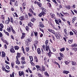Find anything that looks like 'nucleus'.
I'll return each mask as SVG.
<instances>
[{
    "instance_id": "50",
    "label": "nucleus",
    "mask_w": 77,
    "mask_h": 77,
    "mask_svg": "<svg viewBox=\"0 0 77 77\" xmlns=\"http://www.w3.org/2000/svg\"><path fill=\"white\" fill-rule=\"evenodd\" d=\"M34 35L35 37H36L37 36L38 38V32H34Z\"/></svg>"
},
{
    "instance_id": "21",
    "label": "nucleus",
    "mask_w": 77,
    "mask_h": 77,
    "mask_svg": "<svg viewBox=\"0 0 77 77\" xmlns=\"http://www.w3.org/2000/svg\"><path fill=\"white\" fill-rule=\"evenodd\" d=\"M7 30L8 32H11V28L10 27H8L7 28Z\"/></svg>"
},
{
    "instance_id": "3",
    "label": "nucleus",
    "mask_w": 77,
    "mask_h": 77,
    "mask_svg": "<svg viewBox=\"0 0 77 77\" xmlns=\"http://www.w3.org/2000/svg\"><path fill=\"white\" fill-rule=\"evenodd\" d=\"M33 10H34V8L33 7V6H32L31 8L29 9V11L31 13H32L35 16H36V14L34 13Z\"/></svg>"
},
{
    "instance_id": "28",
    "label": "nucleus",
    "mask_w": 77,
    "mask_h": 77,
    "mask_svg": "<svg viewBox=\"0 0 77 77\" xmlns=\"http://www.w3.org/2000/svg\"><path fill=\"white\" fill-rule=\"evenodd\" d=\"M31 21L33 23H35L36 21V19L35 18H33L31 19Z\"/></svg>"
},
{
    "instance_id": "27",
    "label": "nucleus",
    "mask_w": 77,
    "mask_h": 77,
    "mask_svg": "<svg viewBox=\"0 0 77 77\" xmlns=\"http://www.w3.org/2000/svg\"><path fill=\"white\" fill-rule=\"evenodd\" d=\"M37 5L39 7H41L42 6V4L40 2H37Z\"/></svg>"
},
{
    "instance_id": "44",
    "label": "nucleus",
    "mask_w": 77,
    "mask_h": 77,
    "mask_svg": "<svg viewBox=\"0 0 77 77\" xmlns=\"http://www.w3.org/2000/svg\"><path fill=\"white\" fill-rule=\"evenodd\" d=\"M66 8L68 9H71V7H70V5H68L66 6Z\"/></svg>"
},
{
    "instance_id": "11",
    "label": "nucleus",
    "mask_w": 77,
    "mask_h": 77,
    "mask_svg": "<svg viewBox=\"0 0 77 77\" xmlns=\"http://www.w3.org/2000/svg\"><path fill=\"white\" fill-rule=\"evenodd\" d=\"M24 72L23 71H20L19 72V76H21V75H23V76H24Z\"/></svg>"
},
{
    "instance_id": "30",
    "label": "nucleus",
    "mask_w": 77,
    "mask_h": 77,
    "mask_svg": "<svg viewBox=\"0 0 77 77\" xmlns=\"http://www.w3.org/2000/svg\"><path fill=\"white\" fill-rule=\"evenodd\" d=\"M5 68L7 69H10V67L7 64H5Z\"/></svg>"
},
{
    "instance_id": "22",
    "label": "nucleus",
    "mask_w": 77,
    "mask_h": 77,
    "mask_svg": "<svg viewBox=\"0 0 77 77\" xmlns=\"http://www.w3.org/2000/svg\"><path fill=\"white\" fill-rule=\"evenodd\" d=\"M48 23L49 24L51 25V26L52 27H54V26H53V23H51V21H48Z\"/></svg>"
},
{
    "instance_id": "59",
    "label": "nucleus",
    "mask_w": 77,
    "mask_h": 77,
    "mask_svg": "<svg viewBox=\"0 0 77 77\" xmlns=\"http://www.w3.org/2000/svg\"><path fill=\"white\" fill-rule=\"evenodd\" d=\"M42 48H43V50L45 51V45H43L42 46Z\"/></svg>"
},
{
    "instance_id": "48",
    "label": "nucleus",
    "mask_w": 77,
    "mask_h": 77,
    "mask_svg": "<svg viewBox=\"0 0 77 77\" xmlns=\"http://www.w3.org/2000/svg\"><path fill=\"white\" fill-rule=\"evenodd\" d=\"M10 20L11 23H12V24H13V23H14V20H13V18L12 17H11L10 18Z\"/></svg>"
},
{
    "instance_id": "53",
    "label": "nucleus",
    "mask_w": 77,
    "mask_h": 77,
    "mask_svg": "<svg viewBox=\"0 0 77 77\" xmlns=\"http://www.w3.org/2000/svg\"><path fill=\"white\" fill-rule=\"evenodd\" d=\"M21 63L22 65H24V64H25L26 63V62H25V60H23L21 61Z\"/></svg>"
},
{
    "instance_id": "18",
    "label": "nucleus",
    "mask_w": 77,
    "mask_h": 77,
    "mask_svg": "<svg viewBox=\"0 0 77 77\" xmlns=\"http://www.w3.org/2000/svg\"><path fill=\"white\" fill-rule=\"evenodd\" d=\"M71 63L72 65H73V66H76V65H77V64L76 63V62L73 61H71Z\"/></svg>"
},
{
    "instance_id": "15",
    "label": "nucleus",
    "mask_w": 77,
    "mask_h": 77,
    "mask_svg": "<svg viewBox=\"0 0 77 77\" xmlns=\"http://www.w3.org/2000/svg\"><path fill=\"white\" fill-rule=\"evenodd\" d=\"M2 57H5L6 56V53L4 51L2 52Z\"/></svg>"
},
{
    "instance_id": "1",
    "label": "nucleus",
    "mask_w": 77,
    "mask_h": 77,
    "mask_svg": "<svg viewBox=\"0 0 77 77\" xmlns=\"http://www.w3.org/2000/svg\"><path fill=\"white\" fill-rule=\"evenodd\" d=\"M41 9L42 11L41 13H40L38 15L39 17H42V15L43 16H44V15L46 14L45 12H47L46 9L42 7V8Z\"/></svg>"
},
{
    "instance_id": "10",
    "label": "nucleus",
    "mask_w": 77,
    "mask_h": 77,
    "mask_svg": "<svg viewBox=\"0 0 77 77\" xmlns=\"http://www.w3.org/2000/svg\"><path fill=\"white\" fill-rule=\"evenodd\" d=\"M45 51H48V50L50 49V48L49 47V46L48 45H45Z\"/></svg>"
},
{
    "instance_id": "45",
    "label": "nucleus",
    "mask_w": 77,
    "mask_h": 77,
    "mask_svg": "<svg viewBox=\"0 0 77 77\" xmlns=\"http://www.w3.org/2000/svg\"><path fill=\"white\" fill-rule=\"evenodd\" d=\"M26 29L27 32H29V27L28 26H26Z\"/></svg>"
},
{
    "instance_id": "36",
    "label": "nucleus",
    "mask_w": 77,
    "mask_h": 77,
    "mask_svg": "<svg viewBox=\"0 0 77 77\" xmlns=\"http://www.w3.org/2000/svg\"><path fill=\"white\" fill-rule=\"evenodd\" d=\"M77 44L76 43H74L73 44H72V47H77Z\"/></svg>"
},
{
    "instance_id": "41",
    "label": "nucleus",
    "mask_w": 77,
    "mask_h": 77,
    "mask_svg": "<svg viewBox=\"0 0 77 77\" xmlns=\"http://www.w3.org/2000/svg\"><path fill=\"white\" fill-rule=\"evenodd\" d=\"M14 72H13L12 74H10V77H14Z\"/></svg>"
},
{
    "instance_id": "2",
    "label": "nucleus",
    "mask_w": 77,
    "mask_h": 77,
    "mask_svg": "<svg viewBox=\"0 0 77 77\" xmlns=\"http://www.w3.org/2000/svg\"><path fill=\"white\" fill-rule=\"evenodd\" d=\"M55 22L57 24H58V26H60V24L62 23V20L60 18H57L55 19Z\"/></svg>"
},
{
    "instance_id": "24",
    "label": "nucleus",
    "mask_w": 77,
    "mask_h": 77,
    "mask_svg": "<svg viewBox=\"0 0 77 77\" xmlns=\"http://www.w3.org/2000/svg\"><path fill=\"white\" fill-rule=\"evenodd\" d=\"M40 24H39V27H44V25H43V23L42 22H40Z\"/></svg>"
},
{
    "instance_id": "63",
    "label": "nucleus",
    "mask_w": 77,
    "mask_h": 77,
    "mask_svg": "<svg viewBox=\"0 0 77 77\" xmlns=\"http://www.w3.org/2000/svg\"><path fill=\"white\" fill-rule=\"evenodd\" d=\"M48 54V56L49 57H51V54H50L48 53H47Z\"/></svg>"
},
{
    "instance_id": "49",
    "label": "nucleus",
    "mask_w": 77,
    "mask_h": 77,
    "mask_svg": "<svg viewBox=\"0 0 77 77\" xmlns=\"http://www.w3.org/2000/svg\"><path fill=\"white\" fill-rule=\"evenodd\" d=\"M60 17L61 19H62V20L63 21H64V22H65L66 21V20H65V18H64L63 17H61V16Z\"/></svg>"
},
{
    "instance_id": "19",
    "label": "nucleus",
    "mask_w": 77,
    "mask_h": 77,
    "mask_svg": "<svg viewBox=\"0 0 77 77\" xmlns=\"http://www.w3.org/2000/svg\"><path fill=\"white\" fill-rule=\"evenodd\" d=\"M77 20V18L75 17H74L72 20V23H74V21Z\"/></svg>"
},
{
    "instance_id": "54",
    "label": "nucleus",
    "mask_w": 77,
    "mask_h": 77,
    "mask_svg": "<svg viewBox=\"0 0 77 77\" xmlns=\"http://www.w3.org/2000/svg\"><path fill=\"white\" fill-rule=\"evenodd\" d=\"M1 18L3 20H5V17H4V15H1Z\"/></svg>"
},
{
    "instance_id": "55",
    "label": "nucleus",
    "mask_w": 77,
    "mask_h": 77,
    "mask_svg": "<svg viewBox=\"0 0 77 77\" xmlns=\"http://www.w3.org/2000/svg\"><path fill=\"white\" fill-rule=\"evenodd\" d=\"M29 58L30 59V60L31 62H32L33 61V57L32 56H29Z\"/></svg>"
},
{
    "instance_id": "13",
    "label": "nucleus",
    "mask_w": 77,
    "mask_h": 77,
    "mask_svg": "<svg viewBox=\"0 0 77 77\" xmlns=\"http://www.w3.org/2000/svg\"><path fill=\"white\" fill-rule=\"evenodd\" d=\"M10 52L11 53H13L15 52V51L14 50V47H12V48L10 49Z\"/></svg>"
},
{
    "instance_id": "40",
    "label": "nucleus",
    "mask_w": 77,
    "mask_h": 77,
    "mask_svg": "<svg viewBox=\"0 0 77 77\" xmlns=\"http://www.w3.org/2000/svg\"><path fill=\"white\" fill-rule=\"evenodd\" d=\"M59 54L60 55V57H64V55H63V54L60 53H59Z\"/></svg>"
},
{
    "instance_id": "60",
    "label": "nucleus",
    "mask_w": 77,
    "mask_h": 77,
    "mask_svg": "<svg viewBox=\"0 0 77 77\" xmlns=\"http://www.w3.org/2000/svg\"><path fill=\"white\" fill-rule=\"evenodd\" d=\"M67 36H68V35H69V31H67L66 32L64 33Z\"/></svg>"
},
{
    "instance_id": "9",
    "label": "nucleus",
    "mask_w": 77,
    "mask_h": 77,
    "mask_svg": "<svg viewBox=\"0 0 77 77\" xmlns=\"http://www.w3.org/2000/svg\"><path fill=\"white\" fill-rule=\"evenodd\" d=\"M10 27L11 28L12 32V33H13L14 34H15L16 33V32L15 31V30H14V29L13 28V26H12L11 25L10 26Z\"/></svg>"
},
{
    "instance_id": "29",
    "label": "nucleus",
    "mask_w": 77,
    "mask_h": 77,
    "mask_svg": "<svg viewBox=\"0 0 77 77\" xmlns=\"http://www.w3.org/2000/svg\"><path fill=\"white\" fill-rule=\"evenodd\" d=\"M15 2V0H10V5H12V2Z\"/></svg>"
},
{
    "instance_id": "12",
    "label": "nucleus",
    "mask_w": 77,
    "mask_h": 77,
    "mask_svg": "<svg viewBox=\"0 0 77 77\" xmlns=\"http://www.w3.org/2000/svg\"><path fill=\"white\" fill-rule=\"evenodd\" d=\"M4 27L2 23H0V31H3V28Z\"/></svg>"
},
{
    "instance_id": "33",
    "label": "nucleus",
    "mask_w": 77,
    "mask_h": 77,
    "mask_svg": "<svg viewBox=\"0 0 77 77\" xmlns=\"http://www.w3.org/2000/svg\"><path fill=\"white\" fill-rule=\"evenodd\" d=\"M36 44L35 43H34L33 44V45L34 47V48L35 49V50L36 51V50L37 49V45H36Z\"/></svg>"
},
{
    "instance_id": "35",
    "label": "nucleus",
    "mask_w": 77,
    "mask_h": 77,
    "mask_svg": "<svg viewBox=\"0 0 77 77\" xmlns=\"http://www.w3.org/2000/svg\"><path fill=\"white\" fill-rule=\"evenodd\" d=\"M60 51L62 52V51H65V47H63V48H60Z\"/></svg>"
},
{
    "instance_id": "5",
    "label": "nucleus",
    "mask_w": 77,
    "mask_h": 77,
    "mask_svg": "<svg viewBox=\"0 0 77 77\" xmlns=\"http://www.w3.org/2000/svg\"><path fill=\"white\" fill-rule=\"evenodd\" d=\"M50 15L51 18H53L55 20L56 19V17H55V14L54 13H51L50 14Z\"/></svg>"
},
{
    "instance_id": "8",
    "label": "nucleus",
    "mask_w": 77,
    "mask_h": 77,
    "mask_svg": "<svg viewBox=\"0 0 77 77\" xmlns=\"http://www.w3.org/2000/svg\"><path fill=\"white\" fill-rule=\"evenodd\" d=\"M16 57V60L15 62L16 63V64H17V65L20 64V61H19V60L18 59V57Z\"/></svg>"
},
{
    "instance_id": "43",
    "label": "nucleus",
    "mask_w": 77,
    "mask_h": 77,
    "mask_svg": "<svg viewBox=\"0 0 77 77\" xmlns=\"http://www.w3.org/2000/svg\"><path fill=\"white\" fill-rule=\"evenodd\" d=\"M32 38L30 37L29 38H28V42H32Z\"/></svg>"
},
{
    "instance_id": "14",
    "label": "nucleus",
    "mask_w": 77,
    "mask_h": 77,
    "mask_svg": "<svg viewBox=\"0 0 77 77\" xmlns=\"http://www.w3.org/2000/svg\"><path fill=\"white\" fill-rule=\"evenodd\" d=\"M69 71L64 70L63 71V74H68L69 73Z\"/></svg>"
},
{
    "instance_id": "39",
    "label": "nucleus",
    "mask_w": 77,
    "mask_h": 77,
    "mask_svg": "<svg viewBox=\"0 0 77 77\" xmlns=\"http://www.w3.org/2000/svg\"><path fill=\"white\" fill-rule=\"evenodd\" d=\"M29 47L26 48V51H27V53L29 51Z\"/></svg>"
},
{
    "instance_id": "7",
    "label": "nucleus",
    "mask_w": 77,
    "mask_h": 77,
    "mask_svg": "<svg viewBox=\"0 0 77 77\" xmlns=\"http://www.w3.org/2000/svg\"><path fill=\"white\" fill-rule=\"evenodd\" d=\"M37 52L38 54H41V50L40 48H38L37 49Z\"/></svg>"
},
{
    "instance_id": "17",
    "label": "nucleus",
    "mask_w": 77,
    "mask_h": 77,
    "mask_svg": "<svg viewBox=\"0 0 77 77\" xmlns=\"http://www.w3.org/2000/svg\"><path fill=\"white\" fill-rule=\"evenodd\" d=\"M24 17V20H28V16L27 15H26L25 16H23Z\"/></svg>"
},
{
    "instance_id": "23",
    "label": "nucleus",
    "mask_w": 77,
    "mask_h": 77,
    "mask_svg": "<svg viewBox=\"0 0 77 77\" xmlns=\"http://www.w3.org/2000/svg\"><path fill=\"white\" fill-rule=\"evenodd\" d=\"M54 63H55V64H56V65H58L59 68H60V65L58 63H57L56 61H54Z\"/></svg>"
},
{
    "instance_id": "38",
    "label": "nucleus",
    "mask_w": 77,
    "mask_h": 77,
    "mask_svg": "<svg viewBox=\"0 0 77 77\" xmlns=\"http://www.w3.org/2000/svg\"><path fill=\"white\" fill-rule=\"evenodd\" d=\"M20 53L17 52V56H16V57H18V58H20Z\"/></svg>"
},
{
    "instance_id": "57",
    "label": "nucleus",
    "mask_w": 77,
    "mask_h": 77,
    "mask_svg": "<svg viewBox=\"0 0 77 77\" xmlns=\"http://www.w3.org/2000/svg\"><path fill=\"white\" fill-rule=\"evenodd\" d=\"M58 60H62V58L60 57H58L57 58Z\"/></svg>"
},
{
    "instance_id": "37",
    "label": "nucleus",
    "mask_w": 77,
    "mask_h": 77,
    "mask_svg": "<svg viewBox=\"0 0 77 77\" xmlns=\"http://www.w3.org/2000/svg\"><path fill=\"white\" fill-rule=\"evenodd\" d=\"M14 49L15 50H18L19 49V47L17 46H14Z\"/></svg>"
},
{
    "instance_id": "4",
    "label": "nucleus",
    "mask_w": 77,
    "mask_h": 77,
    "mask_svg": "<svg viewBox=\"0 0 77 77\" xmlns=\"http://www.w3.org/2000/svg\"><path fill=\"white\" fill-rule=\"evenodd\" d=\"M55 35L57 39H59L60 38V35L58 32L56 33L55 34Z\"/></svg>"
},
{
    "instance_id": "46",
    "label": "nucleus",
    "mask_w": 77,
    "mask_h": 77,
    "mask_svg": "<svg viewBox=\"0 0 77 77\" xmlns=\"http://www.w3.org/2000/svg\"><path fill=\"white\" fill-rule=\"evenodd\" d=\"M42 68L43 71H45V67L44 66L42 65Z\"/></svg>"
},
{
    "instance_id": "47",
    "label": "nucleus",
    "mask_w": 77,
    "mask_h": 77,
    "mask_svg": "<svg viewBox=\"0 0 77 77\" xmlns=\"http://www.w3.org/2000/svg\"><path fill=\"white\" fill-rule=\"evenodd\" d=\"M72 50H74L75 51H77V48H72Z\"/></svg>"
},
{
    "instance_id": "32",
    "label": "nucleus",
    "mask_w": 77,
    "mask_h": 77,
    "mask_svg": "<svg viewBox=\"0 0 77 77\" xmlns=\"http://www.w3.org/2000/svg\"><path fill=\"white\" fill-rule=\"evenodd\" d=\"M65 63L66 64V65H68L69 63H70V60H68L67 61H66L65 62Z\"/></svg>"
},
{
    "instance_id": "51",
    "label": "nucleus",
    "mask_w": 77,
    "mask_h": 77,
    "mask_svg": "<svg viewBox=\"0 0 77 77\" xmlns=\"http://www.w3.org/2000/svg\"><path fill=\"white\" fill-rule=\"evenodd\" d=\"M14 62H12L11 63V65L12 68H14Z\"/></svg>"
},
{
    "instance_id": "58",
    "label": "nucleus",
    "mask_w": 77,
    "mask_h": 77,
    "mask_svg": "<svg viewBox=\"0 0 77 77\" xmlns=\"http://www.w3.org/2000/svg\"><path fill=\"white\" fill-rule=\"evenodd\" d=\"M21 59L22 60H25V59H26V58L24 57H22L21 58Z\"/></svg>"
},
{
    "instance_id": "31",
    "label": "nucleus",
    "mask_w": 77,
    "mask_h": 77,
    "mask_svg": "<svg viewBox=\"0 0 77 77\" xmlns=\"http://www.w3.org/2000/svg\"><path fill=\"white\" fill-rule=\"evenodd\" d=\"M9 20H6L5 21V23L6 24H9Z\"/></svg>"
},
{
    "instance_id": "62",
    "label": "nucleus",
    "mask_w": 77,
    "mask_h": 77,
    "mask_svg": "<svg viewBox=\"0 0 77 77\" xmlns=\"http://www.w3.org/2000/svg\"><path fill=\"white\" fill-rule=\"evenodd\" d=\"M57 14L58 17H59V18L61 16H60V13L59 14V13H57Z\"/></svg>"
},
{
    "instance_id": "42",
    "label": "nucleus",
    "mask_w": 77,
    "mask_h": 77,
    "mask_svg": "<svg viewBox=\"0 0 77 77\" xmlns=\"http://www.w3.org/2000/svg\"><path fill=\"white\" fill-rule=\"evenodd\" d=\"M47 4H48V6L49 8H51V5L50 3L48 2L47 3Z\"/></svg>"
},
{
    "instance_id": "20",
    "label": "nucleus",
    "mask_w": 77,
    "mask_h": 77,
    "mask_svg": "<svg viewBox=\"0 0 77 77\" xmlns=\"http://www.w3.org/2000/svg\"><path fill=\"white\" fill-rule=\"evenodd\" d=\"M28 25L29 27H32L33 25V23H31V22H30V23H28Z\"/></svg>"
},
{
    "instance_id": "64",
    "label": "nucleus",
    "mask_w": 77,
    "mask_h": 77,
    "mask_svg": "<svg viewBox=\"0 0 77 77\" xmlns=\"http://www.w3.org/2000/svg\"><path fill=\"white\" fill-rule=\"evenodd\" d=\"M2 69L3 71H5L6 70V68H5V67L4 66H2Z\"/></svg>"
},
{
    "instance_id": "52",
    "label": "nucleus",
    "mask_w": 77,
    "mask_h": 77,
    "mask_svg": "<svg viewBox=\"0 0 77 77\" xmlns=\"http://www.w3.org/2000/svg\"><path fill=\"white\" fill-rule=\"evenodd\" d=\"M69 35L70 36L72 35H74V33L72 31H70L69 32Z\"/></svg>"
},
{
    "instance_id": "56",
    "label": "nucleus",
    "mask_w": 77,
    "mask_h": 77,
    "mask_svg": "<svg viewBox=\"0 0 77 77\" xmlns=\"http://www.w3.org/2000/svg\"><path fill=\"white\" fill-rule=\"evenodd\" d=\"M38 75L39 77H43V76L42 74H41V73H38Z\"/></svg>"
},
{
    "instance_id": "34",
    "label": "nucleus",
    "mask_w": 77,
    "mask_h": 77,
    "mask_svg": "<svg viewBox=\"0 0 77 77\" xmlns=\"http://www.w3.org/2000/svg\"><path fill=\"white\" fill-rule=\"evenodd\" d=\"M18 1H16V2L14 3V5L15 6H18Z\"/></svg>"
},
{
    "instance_id": "61",
    "label": "nucleus",
    "mask_w": 77,
    "mask_h": 77,
    "mask_svg": "<svg viewBox=\"0 0 77 77\" xmlns=\"http://www.w3.org/2000/svg\"><path fill=\"white\" fill-rule=\"evenodd\" d=\"M68 42L69 44H71L72 42V40H69Z\"/></svg>"
},
{
    "instance_id": "16",
    "label": "nucleus",
    "mask_w": 77,
    "mask_h": 77,
    "mask_svg": "<svg viewBox=\"0 0 77 77\" xmlns=\"http://www.w3.org/2000/svg\"><path fill=\"white\" fill-rule=\"evenodd\" d=\"M23 47H24L23 46H22L21 47V50H22L23 53H24V54H25V55H26V53L24 52V48Z\"/></svg>"
},
{
    "instance_id": "26",
    "label": "nucleus",
    "mask_w": 77,
    "mask_h": 77,
    "mask_svg": "<svg viewBox=\"0 0 77 77\" xmlns=\"http://www.w3.org/2000/svg\"><path fill=\"white\" fill-rule=\"evenodd\" d=\"M19 20L20 21H22V20H24V16H22L19 17Z\"/></svg>"
},
{
    "instance_id": "25",
    "label": "nucleus",
    "mask_w": 77,
    "mask_h": 77,
    "mask_svg": "<svg viewBox=\"0 0 77 77\" xmlns=\"http://www.w3.org/2000/svg\"><path fill=\"white\" fill-rule=\"evenodd\" d=\"M73 32L74 33L75 35H76V36L77 35V30H75V29H73L72 30Z\"/></svg>"
},
{
    "instance_id": "6",
    "label": "nucleus",
    "mask_w": 77,
    "mask_h": 77,
    "mask_svg": "<svg viewBox=\"0 0 77 77\" xmlns=\"http://www.w3.org/2000/svg\"><path fill=\"white\" fill-rule=\"evenodd\" d=\"M22 36L21 37V39H24L26 37V34L25 33L23 32L22 34Z\"/></svg>"
}]
</instances>
